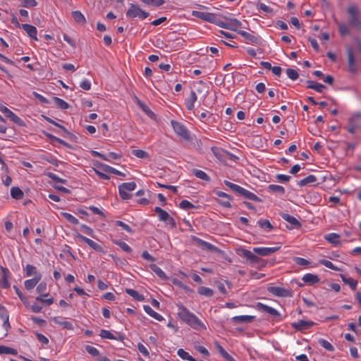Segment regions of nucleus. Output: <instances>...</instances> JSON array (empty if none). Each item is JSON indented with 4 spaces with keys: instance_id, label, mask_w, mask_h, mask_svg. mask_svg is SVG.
<instances>
[{
    "instance_id": "obj_8",
    "label": "nucleus",
    "mask_w": 361,
    "mask_h": 361,
    "mask_svg": "<svg viewBox=\"0 0 361 361\" xmlns=\"http://www.w3.org/2000/svg\"><path fill=\"white\" fill-rule=\"evenodd\" d=\"M267 290L277 297H291L293 293L291 290L278 286H270L267 288Z\"/></svg>"
},
{
    "instance_id": "obj_23",
    "label": "nucleus",
    "mask_w": 361,
    "mask_h": 361,
    "mask_svg": "<svg viewBox=\"0 0 361 361\" xmlns=\"http://www.w3.org/2000/svg\"><path fill=\"white\" fill-rule=\"evenodd\" d=\"M41 279H42V274H39V275H37V276H34V278H32L31 279H27V280L25 281V282H24L25 288L27 290H30L33 289L36 286V285L39 283V281L41 280Z\"/></svg>"
},
{
    "instance_id": "obj_55",
    "label": "nucleus",
    "mask_w": 361,
    "mask_h": 361,
    "mask_svg": "<svg viewBox=\"0 0 361 361\" xmlns=\"http://www.w3.org/2000/svg\"><path fill=\"white\" fill-rule=\"evenodd\" d=\"M132 154L140 159H146L149 157L148 153L142 149H133Z\"/></svg>"
},
{
    "instance_id": "obj_53",
    "label": "nucleus",
    "mask_w": 361,
    "mask_h": 361,
    "mask_svg": "<svg viewBox=\"0 0 361 361\" xmlns=\"http://www.w3.org/2000/svg\"><path fill=\"white\" fill-rule=\"evenodd\" d=\"M338 31L341 35L345 36L350 34V30L348 26L343 23H338Z\"/></svg>"
},
{
    "instance_id": "obj_63",
    "label": "nucleus",
    "mask_w": 361,
    "mask_h": 361,
    "mask_svg": "<svg viewBox=\"0 0 361 361\" xmlns=\"http://www.w3.org/2000/svg\"><path fill=\"white\" fill-rule=\"evenodd\" d=\"M86 351L90 354L91 355L94 356V357H97V356H99V350L93 347V346H91V345H85V347Z\"/></svg>"
},
{
    "instance_id": "obj_24",
    "label": "nucleus",
    "mask_w": 361,
    "mask_h": 361,
    "mask_svg": "<svg viewBox=\"0 0 361 361\" xmlns=\"http://www.w3.org/2000/svg\"><path fill=\"white\" fill-rule=\"evenodd\" d=\"M52 321L60 326H61L63 329L68 330H73L74 327L71 322L67 321H62L59 317H54L52 319Z\"/></svg>"
},
{
    "instance_id": "obj_39",
    "label": "nucleus",
    "mask_w": 361,
    "mask_h": 361,
    "mask_svg": "<svg viewBox=\"0 0 361 361\" xmlns=\"http://www.w3.org/2000/svg\"><path fill=\"white\" fill-rule=\"evenodd\" d=\"M268 190L274 193L283 195L285 193V188L279 185L271 184L268 186Z\"/></svg>"
},
{
    "instance_id": "obj_54",
    "label": "nucleus",
    "mask_w": 361,
    "mask_h": 361,
    "mask_svg": "<svg viewBox=\"0 0 361 361\" xmlns=\"http://www.w3.org/2000/svg\"><path fill=\"white\" fill-rule=\"evenodd\" d=\"M179 207L185 210L196 208L193 204L186 200H183L180 202Z\"/></svg>"
},
{
    "instance_id": "obj_5",
    "label": "nucleus",
    "mask_w": 361,
    "mask_h": 361,
    "mask_svg": "<svg viewBox=\"0 0 361 361\" xmlns=\"http://www.w3.org/2000/svg\"><path fill=\"white\" fill-rule=\"evenodd\" d=\"M192 16L202 19L204 21L214 23L217 25L218 23H220V19L215 14L212 13L193 11L192 12Z\"/></svg>"
},
{
    "instance_id": "obj_40",
    "label": "nucleus",
    "mask_w": 361,
    "mask_h": 361,
    "mask_svg": "<svg viewBox=\"0 0 361 361\" xmlns=\"http://www.w3.org/2000/svg\"><path fill=\"white\" fill-rule=\"evenodd\" d=\"M53 100L57 107L61 109H67L70 107V105L66 102L59 97H53Z\"/></svg>"
},
{
    "instance_id": "obj_3",
    "label": "nucleus",
    "mask_w": 361,
    "mask_h": 361,
    "mask_svg": "<svg viewBox=\"0 0 361 361\" xmlns=\"http://www.w3.org/2000/svg\"><path fill=\"white\" fill-rule=\"evenodd\" d=\"M171 124L177 135L186 141L191 140L190 133L183 124L174 120L171 121Z\"/></svg>"
},
{
    "instance_id": "obj_38",
    "label": "nucleus",
    "mask_w": 361,
    "mask_h": 361,
    "mask_svg": "<svg viewBox=\"0 0 361 361\" xmlns=\"http://www.w3.org/2000/svg\"><path fill=\"white\" fill-rule=\"evenodd\" d=\"M24 270L26 276H31L32 275L37 276V275L41 274L37 271V268L32 264H27Z\"/></svg>"
},
{
    "instance_id": "obj_43",
    "label": "nucleus",
    "mask_w": 361,
    "mask_h": 361,
    "mask_svg": "<svg viewBox=\"0 0 361 361\" xmlns=\"http://www.w3.org/2000/svg\"><path fill=\"white\" fill-rule=\"evenodd\" d=\"M2 354L16 355L18 354V351L14 348L6 345H0V355Z\"/></svg>"
},
{
    "instance_id": "obj_7",
    "label": "nucleus",
    "mask_w": 361,
    "mask_h": 361,
    "mask_svg": "<svg viewBox=\"0 0 361 361\" xmlns=\"http://www.w3.org/2000/svg\"><path fill=\"white\" fill-rule=\"evenodd\" d=\"M224 18L227 20V22L224 23L220 20V23H218V26L238 32V29L242 26L241 22L236 18H228L226 17H224Z\"/></svg>"
},
{
    "instance_id": "obj_27",
    "label": "nucleus",
    "mask_w": 361,
    "mask_h": 361,
    "mask_svg": "<svg viewBox=\"0 0 361 361\" xmlns=\"http://www.w3.org/2000/svg\"><path fill=\"white\" fill-rule=\"evenodd\" d=\"M214 192L216 196L226 199L225 202H219V204L221 205H222L224 207H231V205L230 204L231 196L229 195L226 194L224 192H221V191H215Z\"/></svg>"
},
{
    "instance_id": "obj_1",
    "label": "nucleus",
    "mask_w": 361,
    "mask_h": 361,
    "mask_svg": "<svg viewBox=\"0 0 361 361\" xmlns=\"http://www.w3.org/2000/svg\"><path fill=\"white\" fill-rule=\"evenodd\" d=\"M178 317L186 324L190 325L195 329H200L201 328L205 329L204 325L201 321L192 312H190L183 305H178Z\"/></svg>"
},
{
    "instance_id": "obj_61",
    "label": "nucleus",
    "mask_w": 361,
    "mask_h": 361,
    "mask_svg": "<svg viewBox=\"0 0 361 361\" xmlns=\"http://www.w3.org/2000/svg\"><path fill=\"white\" fill-rule=\"evenodd\" d=\"M115 225L117 226L121 227L123 230H125L128 233H133V230L126 223L121 221H116L115 222Z\"/></svg>"
},
{
    "instance_id": "obj_34",
    "label": "nucleus",
    "mask_w": 361,
    "mask_h": 361,
    "mask_svg": "<svg viewBox=\"0 0 361 361\" xmlns=\"http://www.w3.org/2000/svg\"><path fill=\"white\" fill-rule=\"evenodd\" d=\"M154 212L157 214L159 219L161 221H167V218L170 216L167 212L159 207H156L154 208Z\"/></svg>"
},
{
    "instance_id": "obj_62",
    "label": "nucleus",
    "mask_w": 361,
    "mask_h": 361,
    "mask_svg": "<svg viewBox=\"0 0 361 361\" xmlns=\"http://www.w3.org/2000/svg\"><path fill=\"white\" fill-rule=\"evenodd\" d=\"M257 7L259 10L263 11L267 13H271L273 12V9L268 6L265 5L264 3L257 2Z\"/></svg>"
},
{
    "instance_id": "obj_20",
    "label": "nucleus",
    "mask_w": 361,
    "mask_h": 361,
    "mask_svg": "<svg viewBox=\"0 0 361 361\" xmlns=\"http://www.w3.org/2000/svg\"><path fill=\"white\" fill-rule=\"evenodd\" d=\"M0 317L4 321V327L6 330H8L11 325L9 324V315L7 310L4 307L0 305Z\"/></svg>"
},
{
    "instance_id": "obj_33",
    "label": "nucleus",
    "mask_w": 361,
    "mask_h": 361,
    "mask_svg": "<svg viewBox=\"0 0 361 361\" xmlns=\"http://www.w3.org/2000/svg\"><path fill=\"white\" fill-rule=\"evenodd\" d=\"M149 268L153 271L161 279L165 280L167 279L166 274L164 271L159 267L157 264H152L149 265Z\"/></svg>"
},
{
    "instance_id": "obj_37",
    "label": "nucleus",
    "mask_w": 361,
    "mask_h": 361,
    "mask_svg": "<svg viewBox=\"0 0 361 361\" xmlns=\"http://www.w3.org/2000/svg\"><path fill=\"white\" fill-rule=\"evenodd\" d=\"M317 181V178L314 175H309L306 178L300 180L298 184L300 187H304L310 183H313Z\"/></svg>"
},
{
    "instance_id": "obj_12",
    "label": "nucleus",
    "mask_w": 361,
    "mask_h": 361,
    "mask_svg": "<svg viewBox=\"0 0 361 361\" xmlns=\"http://www.w3.org/2000/svg\"><path fill=\"white\" fill-rule=\"evenodd\" d=\"M77 238H78L81 241L87 243L92 249L98 252H104V250L102 247L98 243H95L92 240L80 234H77Z\"/></svg>"
},
{
    "instance_id": "obj_13",
    "label": "nucleus",
    "mask_w": 361,
    "mask_h": 361,
    "mask_svg": "<svg viewBox=\"0 0 361 361\" xmlns=\"http://www.w3.org/2000/svg\"><path fill=\"white\" fill-rule=\"evenodd\" d=\"M256 308L259 311L268 313L274 317H279L281 316L280 313L276 310L259 302H257Z\"/></svg>"
},
{
    "instance_id": "obj_41",
    "label": "nucleus",
    "mask_w": 361,
    "mask_h": 361,
    "mask_svg": "<svg viewBox=\"0 0 361 361\" xmlns=\"http://www.w3.org/2000/svg\"><path fill=\"white\" fill-rule=\"evenodd\" d=\"M197 293L206 297H212L214 294V291L212 288L204 286H200L197 289Z\"/></svg>"
},
{
    "instance_id": "obj_57",
    "label": "nucleus",
    "mask_w": 361,
    "mask_h": 361,
    "mask_svg": "<svg viewBox=\"0 0 361 361\" xmlns=\"http://www.w3.org/2000/svg\"><path fill=\"white\" fill-rule=\"evenodd\" d=\"M216 348L218 349L219 353L223 356L224 358H225L227 361H230L233 357H231L224 349V348L219 345V343H216Z\"/></svg>"
},
{
    "instance_id": "obj_49",
    "label": "nucleus",
    "mask_w": 361,
    "mask_h": 361,
    "mask_svg": "<svg viewBox=\"0 0 361 361\" xmlns=\"http://www.w3.org/2000/svg\"><path fill=\"white\" fill-rule=\"evenodd\" d=\"M257 224L259 225V226L261 228H266V229H268L269 231L274 229L273 226L271 225L270 221L267 219H259L257 221Z\"/></svg>"
},
{
    "instance_id": "obj_46",
    "label": "nucleus",
    "mask_w": 361,
    "mask_h": 361,
    "mask_svg": "<svg viewBox=\"0 0 361 361\" xmlns=\"http://www.w3.org/2000/svg\"><path fill=\"white\" fill-rule=\"evenodd\" d=\"M114 243L120 247V248L127 253H131L133 250L131 247L125 242L121 240H114Z\"/></svg>"
},
{
    "instance_id": "obj_35",
    "label": "nucleus",
    "mask_w": 361,
    "mask_h": 361,
    "mask_svg": "<svg viewBox=\"0 0 361 361\" xmlns=\"http://www.w3.org/2000/svg\"><path fill=\"white\" fill-rule=\"evenodd\" d=\"M192 173L196 176L197 178L205 180V181H209L210 178L209 176L203 171L200 169H194L192 170Z\"/></svg>"
},
{
    "instance_id": "obj_9",
    "label": "nucleus",
    "mask_w": 361,
    "mask_h": 361,
    "mask_svg": "<svg viewBox=\"0 0 361 361\" xmlns=\"http://www.w3.org/2000/svg\"><path fill=\"white\" fill-rule=\"evenodd\" d=\"M238 33L242 36L247 43H251L254 45H260L262 44V39L258 35H255L243 30H238Z\"/></svg>"
},
{
    "instance_id": "obj_15",
    "label": "nucleus",
    "mask_w": 361,
    "mask_h": 361,
    "mask_svg": "<svg viewBox=\"0 0 361 361\" xmlns=\"http://www.w3.org/2000/svg\"><path fill=\"white\" fill-rule=\"evenodd\" d=\"M347 56H348V71L350 73H354L357 71V68L355 66V59L352 48L350 47H347Z\"/></svg>"
},
{
    "instance_id": "obj_32",
    "label": "nucleus",
    "mask_w": 361,
    "mask_h": 361,
    "mask_svg": "<svg viewBox=\"0 0 361 361\" xmlns=\"http://www.w3.org/2000/svg\"><path fill=\"white\" fill-rule=\"evenodd\" d=\"M11 196L16 200H21L24 196L23 190L18 187H12L11 189Z\"/></svg>"
},
{
    "instance_id": "obj_36",
    "label": "nucleus",
    "mask_w": 361,
    "mask_h": 361,
    "mask_svg": "<svg viewBox=\"0 0 361 361\" xmlns=\"http://www.w3.org/2000/svg\"><path fill=\"white\" fill-rule=\"evenodd\" d=\"M126 293L137 301H143L145 300V297L134 289L126 288Z\"/></svg>"
},
{
    "instance_id": "obj_58",
    "label": "nucleus",
    "mask_w": 361,
    "mask_h": 361,
    "mask_svg": "<svg viewBox=\"0 0 361 361\" xmlns=\"http://www.w3.org/2000/svg\"><path fill=\"white\" fill-rule=\"evenodd\" d=\"M99 336L102 338H108L111 340L117 339L116 336H114L109 331L102 329Z\"/></svg>"
},
{
    "instance_id": "obj_64",
    "label": "nucleus",
    "mask_w": 361,
    "mask_h": 361,
    "mask_svg": "<svg viewBox=\"0 0 361 361\" xmlns=\"http://www.w3.org/2000/svg\"><path fill=\"white\" fill-rule=\"evenodd\" d=\"M37 5L36 0H23L21 6L25 8H33Z\"/></svg>"
},
{
    "instance_id": "obj_10",
    "label": "nucleus",
    "mask_w": 361,
    "mask_h": 361,
    "mask_svg": "<svg viewBox=\"0 0 361 361\" xmlns=\"http://www.w3.org/2000/svg\"><path fill=\"white\" fill-rule=\"evenodd\" d=\"M0 269L1 271L0 287L4 288H8L10 287L8 279L11 277V272L7 268L2 266L0 267Z\"/></svg>"
},
{
    "instance_id": "obj_42",
    "label": "nucleus",
    "mask_w": 361,
    "mask_h": 361,
    "mask_svg": "<svg viewBox=\"0 0 361 361\" xmlns=\"http://www.w3.org/2000/svg\"><path fill=\"white\" fill-rule=\"evenodd\" d=\"M348 123L357 126L358 128H361V113H357L349 118Z\"/></svg>"
},
{
    "instance_id": "obj_29",
    "label": "nucleus",
    "mask_w": 361,
    "mask_h": 361,
    "mask_svg": "<svg viewBox=\"0 0 361 361\" xmlns=\"http://www.w3.org/2000/svg\"><path fill=\"white\" fill-rule=\"evenodd\" d=\"M137 103L138 106L140 107V109L151 118H154L156 117L155 114L147 106V104H145L142 101L137 99Z\"/></svg>"
},
{
    "instance_id": "obj_21",
    "label": "nucleus",
    "mask_w": 361,
    "mask_h": 361,
    "mask_svg": "<svg viewBox=\"0 0 361 361\" xmlns=\"http://www.w3.org/2000/svg\"><path fill=\"white\" fill-rule=\"evenodd\" d=\"M280 215L283 219L290 224L293 228H298L301 226V224L294 216L286 213H281Z\"/></svg>"
},
{
    "instance_id": "obj_11",
    "label": "nucleus",
    "mask_w": 361,
    "mask_h": 361,
    "mask_svg": "<svg viewBox=\"0 0 361 361\" xmlns=\"http://www.w3.org/2000/svg\"><path fill=\"white\" fill-rule=\"evenodd\" d=\"M314 325V322L312 321L299 320L297 322L291 324V326L298 331H302L310 329Z\"/></svg>"
},
{
    "instance_id": "obj_59",
    "label": "nucleus",
    "mask_w": 361,
    "mask_h": 361,
    "mask_svg": "<svg viewBox=\"0 0 361 361\" xmlns=\"http://www.w3.org/2000/svg\"><path fill=\"white\" fill-rule=\"evenodd\" d=\"M319 264L325 266L326 267L329 268V269H331L332 270H334V271H338L339 269L338 267H336V266L334 265V264L329 261V260H326V259H320L319 261Z\"/></svg>"
},
{
    "instance_id": "obj_4",
    "label": "nucleus",
    "mask_w": 361,
    "mask_h": 361,
    "mask_svg": "<svg viewBox=\"0 0 361 361\" xmlns=\"http://www.w3.org/2000/svg\"><path fill=\"white\" fill-rule=\"evenodd\" d=\"M136 188L135 182L123 183L118 186V192L122 200H126L132 197L129 192L133 191Z\"/></svg>"
},
{
    "instance_id": "obj_25",
    "label": "nucleus",
    "mask_w": 361,
    "mask_h": 361,
    "mask_svg": "<svg viewBox=\"0 0 361 361\" xmlns=\"http://www.w3.org/2000/svg\"><path fill=\"white\" fill-rule=\"evenodd\" d=\"M302 280L309 285H313L319 281V278L315 274H306L302 276Z\"/></svg>"
},
{
    "instance_id": "obj_52",
    "label": "nucleus",
    "mask_w": 361,
    "mask_h": 361,
    "mask_svg": "<svg viewBox=\"0 0 361 361\" xmlns=\"http://www.w3.org/2000/svg\"><path fill=\"white\" fill-rule=\"evenodd\" d=\"M224 184L228 186L233 192L238 195L241 189V186L234 184L228 180H224Z\"/></svg>"
},
{
    "instance_id": "obj_16",
    "label": "nucleus",
    "mask_w": 361,
    "mask_h": 361,
    "mask_svg": "<svg viewBox=\"0 0 361 361\" xmlns=\"http://www.w3.org/2000/svg\"><path fill=\"white\" fill-rule=\"evenodd\" d=\"M193 240H194V241H195L197 243V244L199 246L203 247L204 249H206V250H207L209 251H211V252H217V251H219V249L216 246H214V245H212V244H211V243H209L208 242H206V241H204V240H202V239H200V238H199L197 237L194 236L193 237Z\"/></svg>"
},
{
    "instance_id": "obj_45",
    "label": "nucleus",
    "mask_w": 361,
    "mask_h": 361,
    "mask_svg": "<svg viewBox=\"0 0 361 361\" xmlns=\"http://www.w3.org/2000/svg\"><path fill=\"white\" fill-rule=\"evenodd\" d=\"M339 238H340L339 235L334 233H329L325 236V239L327 241H329L330 243H332L334 245H337V244L340 243L338 241Z\"/></svg>"
},
{
    "instance_id": "obj_50",
    "label": "nucleus",
    "mask_w": 361,
    "mask_h": 361,
    "mask_svg": "<svg viewBox=\"0 0 361 361\" xmlns=\"http://www.w3.org/2000/svg\"><path fill=\"white\" fill-rule=\"evenodd\" d=\"M61 216L69 223L77 225L79 224L78 220L72 214L67 212H62Z\"/></svg>"
},
{
    "instance_id": "obj_48",
    "label": "nucleus",
    "mask_w": 361,
    "mask_h": 361,
    "mask_svg": "<svg viewBox=\"0 0 361 361\" xmlns=\"http://www.w3.org/2000/svg\"><path fill=\"white\" fill-rule=\"evenodd\" d=\"M7 118H10L11 121H12L14 123L17 124L19 126H25L24 121L16 114H15L13 111L9 114V116Z\"/></svg>"
},
{
    "instance_id": "obj_2",
    "label": "nucleus",
    "mask_w": 361,
    "mask_h": 361,
    "mask_svg": "<svg viewBox=\"0 0 361 361\" xmlns=\"http://www.w3.org/2000/svg\"><path fill=\"white\" fill-rule=\"evenodd\" d=\"M347 13L349 15L348 22L350 25L361 30V20L358 17L360 12L357 6L355 5L349 6Z\"/></svg>"
},
{
    "instance_id": "obj_31",
    "label": "nucleus",
    "mask_w": 361,
    "mask_h": 361,
    "mask_svg": "<svg viewBox=\"0 0 361 361\" xmlns=\"http://www.w3.org/2000/svg\"><path fill=\"white\" fill-rule=\"evenodd\" d=\"M341 277L342 279V281L344 282V283L349 285V286L350 287V288L353 290H356L357 285V281H355V280H354V279H351L350 277H347L344 274H341Z\"/></svg>"
},
{
    "instance_id": "obj_19",
    "label": "nucleus",
    "mask_w": 361,
    "mask_h": 361,
    "mask_svg": "<svg viewBox=\"0 0 361 361\" xmlns=\"http://www.w3.org/2000/svg\"><path fill=\"white\" fill-rule=\"evenodd\" d=\"M242 256L247 259V260L250 261V263L255 264H257L260 261V258L252 253L251 251L248 250L243 249L242 250Z\"/></svg>"
},
{
    "instance_id": "obj_47",
    "label": "nucleus",
    "mask_w": 361,
    "mask_h": 361,
    "mask_svg": "<svg viewBox=\"0 0 361 361\" xmlns=\"http://www.w3.org/2000/svg\"><path fill=\"white\" fill-rule=\"evenodd\" d=\"M318 343L322 347H323L324 348H325L326 350H328L329 352L334 351V346L328 341H326V340H325L324 338L319 339L318 340Z\"/></svg>"
},
{
    "instance_id": "obj_6",
    "label": "nucleus",
    "mask_w": 361,
    "mask_h": 361,
    "mask_svg": "<svg viewBox=\"0 0 361 361\" xmlns=\"http://www.w3.org/2000/svg\"><path fill=\"white\" fill-rule=\"evenodd\" d=\"M149 13L142 11L138 6L131 4L130 8L126 12V16L130 18L139 17L145 19L149 16Z\"/></svg>"
},
{
    "instance_id": "obj_60",
    "label": "nucleus",
    "mask_w": 361,
    "mask_h": 361,
    "mask_svg": "<svg viewBox=\"0 0 361 361\" xmlns=\"http://www.w3.org/2000/svg\"><path fill=\"white\" fill-rule=\"evenodd\" d=\"M286 74H287L288 77L292 80H295L299 77V75H298V73L297 72V71L295 69H293V68H288L286 70Z\"/></svg>"
},
{
    "instance_id": "obj_22",
    "label": "nucleus",
    "mask_w": 361,
    "mask_h": 361,
    "mask_svg": "<svg viewBox=\"0 0 361 361\" xmlns=\"http://www.w3.org/2000/svg\"><path fill=\"white\" fill-rule=\"evenodd\" d=\"M255 319V316L250 315H241V316H235L232 317L231 320L235 324L238 323H250L253 322Z\"/></svg>"
},
{
    "instance_id": "obj_44",
    "label": "nucleus",
    "mask_w": 361,
    "mask_h": 361,
    "mask_svg": "<svg viewBox=\"0 0 361 361\" xmlns=\"http://www.w3.org/2000/svg\"><path fill=\"white\" fill-rule=\"evenodd\" d=\"M178 355L181 357L183 360H186L188 361H197L195 358H193L188 353L185 351L183 349L180 348L177 352Z\"/></svg>"
},
{
    "instance_id": "obj_56",
    "label": "nucleus",
    "mask_w": 361,
    "mask_h": 361,
    "mask_svg": "<svg viewBox=\"0 0 361 361\" xmlns=\"http://www.w3.org/2000/svg\"><path fill=\"white\" fill-rule=\"evenodd\" d=\"M47 290V283L44 282L40 283L36 289V291L42 296H48V293H45Z\"/></svg>"
},
{
    "instance_id": "obj_17",
    "label": "nucleus",
    "mask_w": 361,
    "mask_h": 361,
    "mask_svg": "<svg viewBox=\"0 0 361 361\" xmlns=\"http://www.w3.org/2000/svg\"><path fill=\"white\" fill-rule=\"evenodd\" d=\"M238 195L242 196L247 200H252L257 202H261L262 201L256 195L243 188H241Z\"/></svg>"
},
{
    "instance_id": "obj_30",
    "label": "nucleus",
    "mask_w": 361,
    "mask_h": 361,
    "mask_svg": "<svg viewBox=\"0 0 361 361\" xmlns=\"http://www.w3.org/2000/svg\"><path fill=\"white\" fill-rule=\"evenodd\" d=\"M143 309L147 314L157 319V321H162L164 319L161 315L154 311L149 305H144Z\"/></svg>"
},
{
    "instance_id": "obj_51",
    "label": "nucleus",
    "mask_w": 361,
    "mask_h": 361,
    "mask_svg": "<svg viewBox=\"0 0 361 361\" xmlns=\"http://www.w3.org/2000/svg\"><path fill=\"white\" fill-rule=\"evenodd\" d=\"M45 176L51 178L53 181L56 183H61L66 184L67 183V180L66 179H63L57 176L56 174L51 173V172H47L44 173Z\"/></svg>"
},
{
    "instance_id": "obj_28",
    "label": "nucleus",
    "mask_w": 361,
    "mask_h": 361,
    "mask_svg": "<svg viewBox=\"0 0 361 361\" xmlns=\"http://www.w3.org/2000/svg\"><path fill=\"white\" fill-rule=\"evenodd\" d=\"M72 17L75 22L80 25H85L86 23V19L85 16L80 11H73Z\"/></svg>"
},
{
    "instance_id": "obj_18",
    "label": "nucleus",
    "mask_w": 361,
    "mask_h": 361,
    "mask_svg": "<svg viewBox=\"0 0 361 361\" xmlns=\"http://www.w3.org/2000/svg\"><path fill=\"white\" fill-rule=\"evenodd\" d=\"M21 27L30 38L36 41L38 39L37 37V30L35 26L30 24H21Z\"/></svg>"
},
{
    "instance_id": "obj_26",
    "label": "nucleus",
    "mask_w": 361,
    "mask_h": 361,
    "mask_svg": "<svg viewBox=\"0 0 361 361\" xmlns=\"http://www.w3.org/2000/svg\"><path fill=\"white\" fill-rule=\"evenodd\" d=\"M197 101L196 93L192 90L190 92L189 97L185 100V106L188 110H192L194 109L195 102Z\"/></svg>"
},
{
    "instance_id": "obj_14",
    "label": "nucleus",
    "mask_w": 361,
    "mask_h": 361,
    "mask_svg": "<svg viewBox=\"0 0 361 361\" xmlns=\"http://www.w3.org/2000/svg\"><path fill=\"white\" fill-rule=\"evenodd\" d=\"M280 247V246L272 247H254L253 252L260 256L266 257L277 252Z\"/></svg>"
}]
</instances>
